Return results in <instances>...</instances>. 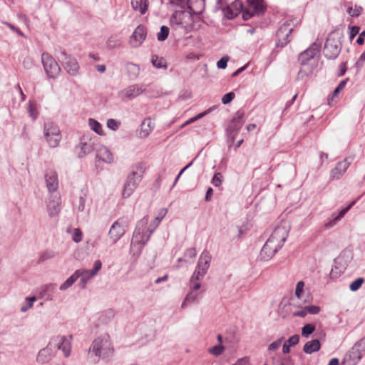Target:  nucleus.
I'll return each mask as SVG.
<instances>
[{
	"instance_id": "1",
	"label": "nucleus",
	"mask_w": 365,
	"mask_h": 365,
	"mask_svg": "<svg viewBox=\"0 0 365 365\" xmlns=\"http://www.w3.org/2000/svg\"><path fill=\"white\" fill-rule=\"evenodd\" d=\"M319 46L314 43L299 54L298 60L300 69L297 76V80H302L312 74L319 64Z\"/></svg>"
},
{
	"instance_id": "2",
	"label": "nucleus",
	"mask_w": 365,
	"mask_h": 365,
	"mask_svg": "<svg viewBox=\"0 0 365 365\" xmlns=\"http://www.w3.org/2000/svg\"><path fill=\"white\" fill-rule=\"evenodd\" d=\"M143 173L144 170L141 164L132 168L123 185L122 195L124 198L130 197L135 190L142 180Z\"/></svg>"
},
{
	"instance_id": "3",
	"label": "nucleus",
	"mask_w": 365,
	"mask_h": 365,
	"mask_svg": "<svg viewBox=\"0 0 365 365\" xmlns=\"http://www.w3.org/2000/svg\"><path fill=\"white\" fill-rule=\"evenodd\" d=\"M341 32L335 31L329 34L324 46V55L328 59H335L341 50Z\"/></svg>"
},
{
	"instance_id": "4",
	"label": "nucleus",
	"mask_w": 365,
	"mask_h": 365,
	"mask_svg": "<svg viewBox=\"0 0 365 365\" xmlns=\"http://www.w3.org/2000/svg\"><path fill=\"white\" fill-rule=\"evenodd\" d=\"M90 351L103 359L110 356L113 353V349L109 336L104 335L95 339L90 347Z\"/></svg>"
},
{
	"instance_id": "5",
	"label": "nucleus",
	"mask_w": 365,
	"mask_h": 365,
	"mask_svg": "<svg viewBox=\"0 0 365 365\" xmlns=\"http://www.w3.org/2000/svg\"><path fill=\"white\" fill-rule=\"evenodd\" d=\"M43 135L49 147L54 148L59 145L61 140V133L57 125L52 122H47L43 125Z\"/></svg>"
},
{
	"instance_id": "6",
	"label": "nucleus",
	"mask_w": 365,
	"mask_h": 365,
	"mask_svg": "<svg viewBox=\"0 0 365 365\" xmlns=\"http://www.w3.org/2000/svg\"><path fill=\"white\" fill-rule=\"evenodd\" d=\"M244 115V111L241 110H237L227 126V132L230 140V147L234 143L235 136L245 123Z\"/></svg>"
},
{
	"instance_id": "7",
	"label": "nucleus",
	"mask_w": 365,
	"mask_h": 365,
	"mask_svg": "<svg viewBox=\"0 0 365 365\" xmlns=\"http://www.w3.org/2000/svg\"><path fill=\"white\" fill-rule=\"evenodd\" d=\"M265 5L264 0H247V4L243 11L242 18L248 20L255 15H260L264 12Z\"/></svg>"
},
{
	"instance_id": "8",
	"label": "nucleus",
	"mask_w": 365,
	"mask_h": 365,
	"mask_svg": "<svg viewBox=\"0 0 365 365\" xmlns=\"http://www.w3.org/2000/svg\"><path fill=\"white\" fill-rule=\"evenodd\" d=\"M41 61L48 78H54L61 72V67L55 59L48 53H43L41 55Z\"/></svg>"
},
{
	"instance_id": "9",
	"label": "nucleus",
	"mask_w": 365,
	"mask_h": 365,
	"mask_svg": "<svg viewBox=\"0 0 365 365\" xmlns=\"http://www.w3.org/2000/svg\"><path fill=\"white\" fill-rule=\"evenodd\" d=\"M72 341L73 336L71 334L58 335L52 338L51 343H54L55 346L63 352V356L68 358L71 354Z\"/></svg>"
},
{
	"instance_id": "10",
	"label": "nucleus",
	"mask_w": 365,
	"mask_h": 365,
	"mask_svg": "<svg viewBox=\"0 0 365 365\" xmlns=\"http://www.w3.org/2000/svg\"><path fill=\"white\" fill-rule=\"evenodd\" d=\"M127 226V221L123 218L118 219L111 225L108 232V235L113 240V244L123 236Z\"/></svg>"
},
{
	"instance_id": "11",
	"label": "nucleus",
	"mask_w": 365,
	"mask_h": 365,
	"mask_svg": "<svg viewBox=\"0 0 365 365\" xmlns=\"http://www.w3.org/2000/svg\"><path fill=\"white\" fill-rule=\"evenodd\" d=\"M293 31L290 22H285L277 31V46L284 47L290 41V34Z\"/></svg>"
},
{
	"instance_id": "12",
	"label": "nucleus",
	"mask_w": 365,
	"mask_h": 365,
	"mask_svg": "<svg viewBox=\"0 0 365 365\" xmlns=\"http://www.w3.org/2000/svg\"><path fill=\"white\" fill-rule=\"evenodd\" d=\"M99 143L98 142V139L95 137L93 138L86 139L83 138V141H81L78 145L76 146V149H80V151L78 152V155L79 158H83L87 154L91 153L93 151L96 150L97 145Z\"/></svg>"
},
{
	"instance_id": "13",
	"label": "nucleus",
	"mask_w": 365,
	"mask_h": 365,
	"mask_svg": "<svg viewBox=\"0 0 365 365\" xmlns=\"http://www.w3.org/2000/svg\"><path fill=\"white\" fill-rule=\"evenodd\" d=\"M61 61L64 69L71 76H76L78 73L79 66L77 60L68 56L65 51L61 52Z\"/></svg>"
},
{
	"instance_id": "14",
	"label": "nucleus",
	"mask_w": 365,
	"mask_h": 365,
	"mask_svg": "<svg viewBox=\"0 0 365 365\" xmlns=\"http://www.w3.org/2000/svg\"><path fill=\"white\" fill-rule=\"evenodd\" d=\"M47 212L51 217L58 215L61 210V198L58 194L51 195L47 204Z\"/></svg>"
},
{
	"instance_id": "15",
	"label": "nucleus",
	"mask_w": 365,
	"mask_h": 365,
	"mask_svg": "<svg viewBox=\"0 0 365 365\" xmlns=\"http://www.w3.org/2000/svg\"><path fill=\"white\" fill-rule=\"evenodd\" d=\"M160 222L158 219H154L153 222L150 224L148 232H149V235L147 237H145V234H142L140 232L139 229H136L133 233V242H138L142 244V246H144L146 242L149 240L150 235L154 232V230L158 227Z\"/></svg>"
},
{
	"instance_id": "16",
	"label": "nucleus",
	"mask_w": 365,
	"mask_h": 365,
	"mask_svg": "<svg viewBox=\"0 0 365 365\" xmlns=\"http://www.w3.org/2000/svg\"><path fill=\"white\" fill-rule=\"evenodd\" d=\"M289 230L285 226H277L269 237L274 243L282 247L288 237Z\"/></svg>"
},
{
	"instance_id": "17",
	"label": "nucleus",
	"mask_w": 365,
	"mask_h": 365,
	"mask_svg": "<svg viewBox=\"0 0 365 365\" xmlns=\"http://www.w3.org/2000/svg\"><path fill=\"white\" fill-rule=\"evenodd\" d=\"M281 248L282 247L279 245L268 239L260 251V258L264 261H267L271 259Z\"/></svg>"
},
{
	"instance_id": "18",
	"label": "nucleus",
	"mask_w": 365,
	"mask_h": 365,
	"mask_svg": "<svg viewBox=\"0 0 365 365\" xmlns=\"http://www.w3.org/2000/svg\"><path fill=\"white\" fill-rule=\"evenodd\" d=\"M146 36L147 32L145 26L143 25L138 26L130 36V43L132 47H139L145 41Z\"/></svg>"
},
{
	"instance_id": "19",
	"label": "nucleus",
	"mask_w": 365,
	"mask_h": 365,
	"mask_svg": "<svg viewBox=\"0 0 365 365\" xmlns=\"http://www.w3.org/2000/svg\"><path fill=\"white\" fill-rule=\"evenodd\" d=\"M351 161L352 159L351 158H346L342 161L339 162L336 167L331 170V178L332 180L339 179L346 172Z\"/></svg>"
},
{
	"instance_id": "20",
	"label": "nucleus",
	"mask_w": 365,
	"mask_h": 365,
	"mask_svg": "<svg viewBox=\"0 0 365 365\" xmlns=\"http://www.w3.org/2000/svg\"><path fill=\"white\" fill-rule=\"evenodd\" d=\"M145 91V88L143 86L133 84L120 91L119 94L127 98L133 99L143 93Z\"/></svg>"
},
{
	"instance_id": "21",
	"label": "nucleus",
	"mask_w": 365,
	"mask_h": 365,
	"mask_svg": "<svg viewBox=\"0 0 365 365\" xmlns=\"http://www.w3.org/2000/svg\"><path fill=\"white\" fill-rule=\"evenodd\" d=\"M211 260L212 256L210 252L206 250H203L199 257L196 268L201 270L202 274H206L210 266Z\"/></svg>"
},
{
	"instance_id": "22",
	"label": "nucleus",
	"mask_w": 365,
	"mask_h": 365,
	"mask_svg": "<svg viewBox=\"0 0 365 365\" xmlns=\"http://www.w3.org/2000/svg\"><path fill=\"white\" fill-rule=\"evenodd\" d=\"M96 158L106 163H111L113 161V156L111 152L106 146L98 144L96 148Z\"/></svg>"
},
{
	"instance_id": "23",
	"label": "nucleus",
	"mask_w": 365,
	"mask_h": 365,
	"mask_svg": "<svg viewBox=\"0 0 365 365\" xmlns=\"http://www.w3.org/2000/svg\"><path fill=\"white\" fill-rule=\"evenodd\" d=\"M363 355L354 346L346 353L344 357V363L346 365H356L362 358Z\"/></svg>"
},
{
	"instance_id": "24",
	"label": "nucleus",
	"mask_w": 365,
	"mask_h": 365,
	"mask_svg": "<svg viewBox=\"0 0 365 365\" xmlns=\"http://www.w3.org/2000/svg\"><path fill=\"white\" fill-rule=\"evenodd\" d=\"M46 187L49 192H56L58 188V175L55 171L51 170L45 174Z\"/></svg>"
},
{
	"instance_id": "25",
	"label": "nucleus",
	"mask_w": 365,
	"mask_h": 365,
	"mask_svg": "<svg viewBox=\"0 0 365 365\" xmlns=\"http://www.w3.org/2000/svg\"><path fill=\"white\" fill-rule=\"evenodd\" d=\"M50 342L45 348L41 349L37 355L36 360L40 364L49 362L53 357V351Z\"/></svg>"
},
{
	"instance_id": "26",
	"label": "nucleus",
	"mask_w": 365,
	"mask_h": 365,
	"mask_svg": "<svg viewBox=\"0 0 365 365\" xmlns=\"http://www.w3.org/2000/svg\"><path fill=\"white\" fill-rule=\"evenodd\" d=\"M74 273H77L78 279L80 278L78 286L81 289H85L88 282L94 277L89 269H77Z\"/></svg>"
},
{
	"instance_id": "27",
	"label": "nucleus",
	"mask_w": 365,
	"mask_h": 365,
	"mask_svg": "<svg viewBox=\"0 0 365 365\" xmlns=\"http://www.w3.org/2000/svg\"><path fill=\"white\" fill-rule=\"evenodd\" d=\"M232 7H234V10L231 7H228L226 11V16L230 19L236 17L240 11L243 13L245 6L241 1L236 0L232 3Z\"/></svg>"
},
{
	"instance_id": "28",
	"label": "nucleus",
	"mask_w": 365,
	"mask_h": 365,
	"mask_svg": "<svg viewBox=\"0 0 365 365\" xmlns=\"http://www.w3.org/2000/svg\"><path fill=\"white\" fill-rule=\"evenodd\" d=\"M356 201L354 200L351 202L349 203V205L342 209L337 215L334 216L333 219L330 220L328 222L325 224L326 227H331L336 225V223L340 220L345 215L346 213L354 205Z\"/></svg>"
},
{
	"instance_id": "29",
	"label": "nucleus",
	"mask_w": 365,
	"mask_h": 365,
	"mask_svg": "<svg viewBox=\"0 0 365 365\" xmlns=\"http://www.w3.org/2000/svg\"><path fill=\"white\" fill-rule=\"evenodd\" d=\"M155 123L150 118H145L141 124L140 136L146 138L153 130Z\"/></svg>"
},
{
	"instance_id": "30",
	"label": "nucleus",
	"mask_w": 365,
	"mask_h": 365,
	"mask_svg": "<svg viewBox=\"0 0 365 365\" xmlns=\"http://www.w3.org/2000/svg\"><path fill=\"white\" fill-rule=\"evenodd\" d=\"M321 348V344L318 339H313L307 341L304 347L303 351L308 354H311L314 352L319 351Z\"/></svg>"
},
{
	"instance_id": "31",
	"label": "nucleus",
	"mask_w": 365,
	"mask_h": 365,
	"mask_svg": "<svg viewBox=\"0 0 365 365\" xmlns=\"http://www.w3.org/2000/svg\"><path fill=\"white\" fill-rule=\"evenodd\" d=\"M131 5L134 10L144 14L148 11V0H131Z\"/></svg>"
},
{
	"instance_id": "32",
	"label": "nucleus",
	"mask_w": 365,
	"mask_h": 365,
	"mask_svg": "<svg viewBox=\"0 0 365 365\" xmlns=\"http://www.w3.org/2000/svg\"><path fill=\"white\" fill-rule=\"evenodd\" d=\"M55 287H56V284H46L42 288V291L41 292L42 297H46L47 299L52 300L53 297H52L51 293L54 291Z\"/></svg>"
},
{
	"instance_id": "33",
	"label": "nucleus",
	"mask_w": 365,
	"mask_h": 365,
	"mask_svg": "<svg viewBox=\"0 0 365 365\" xmlns=\"http://www.w3.org/2000/svg\"><path fill=\"white\" fill-rule=\"evenodd\" d=\"M78 279L77 273H73L69 277L63 284H61L59 289L61 291H65L71 287Z\"/></svg>"
},
{
	"instance_id": "34",
	"label": "nucleus",
	"mask_w": 365,
	"mask_h": 365,
	"mask_svg": "<svg viewBox=\"0 0 365 365\" xmlns=\"http://www.w3.org/2000/svg\"><path fill=\"white\" fill-rule=\"evenodd\" d=\"M57 253L51 250H48L44 251L43 253L41 254L39 256V258L38 259V263H43V262L51 259L54 258L56 256Z\"/></svg>"
},
{
	"instance_id": "35",
	"label": "nucleus",
	"mask_w": 365,
	"mask_h": 365,
	"mask_svg": "<svg viewBox=\"0 0 365 365\" xmlns=\"http://www.w3.org/2000/svg\"><path fill=\"white\" fill-rule=\"evenodd\" d=\"M151 63L153 66L157 68H167L165 60L163 58H159L156 55L152 56Z\"/></svg>"
},
{
	"instance_id": "36",
	"label": "nucleus",
	"mask_w": 365,
	"mask_h": 365,
	"mask_svg": "<svg viewBox=\"0 0 365 365\" xmlns=\"http://www.w3.org/2000/svg\"><path fill=\"white\" fill-rule=\"evenodd\" d=\"M88 124L90 128L96 132L97 134L101 135L103 133L102 126L99 122L95 119L90 118L88 120Z\"/></svg>"
},
{
	"instance_id": "37",
	"label": "nucleus",
	"mask_w": 365,
	"mask_h": 365,
	"mask_svg": "<svg viewBox=\"0 0 365 365\" xmlns=\"http://www.w3.org/2000/svg\"><path fill=\"white\" fill-rule=\"evenodd\" d=\"M315 331V326L312 324H307L302 329V335L308 338Z\"/></svg>"
},
{
	"instance_id": "38",
	"label": "nucleus",
	"mask_w": 365,
	"mask_h": 365,
	"mask_svg": "<svg viewBox=\"0 0 365 365\" xmlns=\"http://www.w3.org/2000/svg\"><path fill=\"white\" fill-rule=\"evenodd\" d=\"M36 300L35 297H28L25 299L26 304L21 307V312H26L33 307L34 302Z\"/></svg>"
},
{
	"instance_id": "39",
	"label": "nucleus",
	"mask_w": 365,
	"mask_h": 365,
	"mask_svg": "<svg viewBox=\"0 0 365 365\" xmlns=\"http://www.w3.org/2000/svg\"><path fill=\"white\" fill-rule=\"evenodd\" d=\"M169 28L166 26H162L160 27V32L158 34V40L159 41H165L169 34Z\"/></svg>"
},
{
	"instance_id": "40",
	"label": "nucleus",
	"mask_w": 365,
	"mask_h": 365,
	"mask_svg": "<svg viewBox=\"0 0 365 365\" xmlns=\"http://www.w3.org/2000/svg\"><path fill=\"white\" fill-rule=\"evenodd\" d=\"M304 287V282L303 281H299L297 282L295 289V296L298 299L301 300L303 299Z\"/></svg>"
},
{
	"instance_id": "41",
	"label": "nucleus",
	"mask_w": 365,
	"mask_h": 365,
	"mask_svg": "<svg viewBox=\"0 0 365 365\" xmlns=\"http://www.w3.org/2000/svg\"><path fill=\"white\" fill-rule=\"evenodd\" d=\"M223 181V176L222 173H216L212 180L211 182L215 187H220Z\"/></svg>"
},
{
	"instance_id": "42",
	"label": "nucleus",
	"mask_w": 365,
	"mask_h": 365,
	"mask_svg": "<svg viewBox=\"0 0 365 365\" xmlns=\"http://www.w3.org/2000/svg\"><path fill=\"white\" fill-rule=\"evenodd\" d=\"M364 282L363 278H358L350 284L349 289L353 292L356 291L361 287Z\"/></svg>"
},
{
	"instance_id": "43",
	"label": "nucleus",
	"mask_w": 365,
	"mask_h": 365,
	"mask_svg": "<svg viewBox=\"0 0 365 365\" xmlns=\"http://www.w3.org/2000/svg\"><path fill=\"white\" fill-rule=\"evenodd\" d=\"M347 81H348V78H346V79H344V80H342V81L339 83V85L337 86V87L334 90V91H333V93H332L331 100H333V98H334V97H336V96L338 95V93H339L341 91H342V90L344 88V87H345V86H346V84Z\"/></svg>"
},
{
	"instance_id": "44",
	"label": "nucleus",
	"mask_w": 365,
	"mask_h": 365,
	"mask_svg": "<svg viewBox=\"0 0 365 365\" xmlns=\"http://www.w3.org/2000/svg\"><path fill=\"white\" fill-rule=\"evenodd\" d=\"M225 348L222 345H215L213 347L209 349L208 351L210 354L215 355V356H219L220 355L222 351H224Z\"/></svg>"
},
{
	"instance_id": "45",
	"label": "nucleus",
	"mask_w": 365,
	"mask_h": 365,
	"mask_svg": "<svg viewBox=\"0 0 365 365\" xmlns=\"http://www.w3.org/2000/svg\"><path fill=\"white\" fill-rule=\"evenodd\" d=\"M206 274H202L201 272V270L195 268L191 278H190V283H193L195 281H198L200 279H201L202 278H203V277Z\"/></svg>"
},
{
	"instance_id": "46",
	"label": "nucleus",
	"mask_w": 365,
	"mask_h": 365,
	"mask_svg": "<svg viewBox=\"0 0 365 365\" xmlns=\"http://www.w3.org/2000/svg\"><path fill=\"white\" fill-rule=\"evenodd\" d=\"M354 346L364 356L365 354V336L357 341Z\"/></svg>"
},
{
	"instance_id": "47",
	"label": "nucleus",
	"mask_w": 365,
	"mask_h": 365,
	"mask_svg": "<svg viewBox=\"0 0 365 365\" xmlns=\"http://www.w3.org/2000/svg\"><path fill=\"white\" fill-rule=\"evenodd\" d=\"M120 122L115 119H108L107 120V127L113 130H116L120 126Z\"/></svg>"
},
{
	"instance_id": "48",
	"label": "nucleus",
	"mask_w": 365,
	"mask_h": 365,
	"mask_svg": "<svg viewBox=\"0 0 365 365\" xmlns=\"http://www.w3.org/2000/svg\"><path fill=\"white\" fill-rule=\"evenodd\" d=\"M102 267V262L101 260L97 259L94 262L93 267L91 270H90V272L91 274H93L94 277L97 274V273L100 271V269Z\"/></svg>"
},
{
	"instance_id": "49",
	"label": "nucleus",
	"mask_w": 365,
	"mask_h": 365,
	"mask_svg": "<svg viewBox=\"0 0 365 365\" xmlns=\"http://www.w3.org/2000/svg\"><path fill=\"white\" fill-rule=\"evenodd\" d=\"M29 115L32 118V119L34 120L37 118L38 112H37L36 108L31 102H29Z\"/></svg>"
},
{
	"instance_id": "50",
	"label": "nucleus",
	"mask_w": 365,
	"mask_h": 365,
	"mask_svg": "<svg viewBox=\"0 0 365 365\" xmlns=\"http://www.w3.org/2000/svg\"><path fill=\"white\" fill-rule=\"evenodd\" d=\"M183 15H184L183 12L175 13L171 17V19H170L171 23L172 24L175 23L178 25H182V22L181 21V16H183Z\"/></svg>"
},
{
	"instance_id": "51",
	"label": "nucleus",
	"mask_w": 365,
	"mask_h": 365,
	"mask_svg": "<svg viewBox=\"0 0 365 365\" xmlns=\"http://www.w3.org/2000/svg\"><path fill=\"white\" fill-rule=\"evenodd\" d=\"M307 309V314H317L319 313L321 308L317 305H309L305 306Z\"/></svg>"
},
{
	"instance_id": "52",
	"label": "nucleus",
	"mask_w": 365,
	"mask_h": 365,
	"mask_svg": "<svg viewBox=\"0 0 365 365\" xmlns=\"http://www.w3.org/2000/svg\"><path fill=\"white\" fill-rule=\"evenodd\" d=\"M199 294L195 293V292H190L185 297V301H187L188 303H193L197 300Z\"/></svg>"
},
{
	"instance_id": "53",
	"label": "nucleus",
	"mask_w": 365,
	"mask_h": 365,
	"mask_svg": "<svg viewBox=\"0 0 365 365\" xmlns=\"http://www.w3.org/2000/svg\"><path fill=\"white\" fill-rule=\"evenodd\" d=\"M72 239L75 242H79L82 240V232L80 229H74Z\"/></svg>"
},
{
	"instance_id": "54",
	"label": "nucleus",
	"mask_w": 365,
	"mask_h": 365,
	"mask_svg": "<svg viewBox=\"0 0 365 365\" xmlns=\"http://www.w3.org/2000/svg\"><path fill=\"white\" fill-rule=\"evenodd\" d=\"M235 98V93L233 92H230L226 93L222 98V102L223 104H227L230 103Z\"/></svg>"
},
{
	"instance_id": "55",
	"label": "nucleus",
	"mask_w": 365,
	"mask_h": 365,
	"mask_svg": "<svg viewBox=\"0 0 365 365\" xmlns=\"http://www.w3.org/2000/svg\"><path fill=\"white\" fill-rule=\"evenodd\" d=\"M229 61L228 56H224L217 63V66L220 69H225L227 67V62Z\"/></svg>"
},
{
	"instance_id": "56",
	"label": "nucleus",
	"mask_w": 365,
	"mask_h": 365,
	"mask_svg": "<svg viewBox=\"0 0 365 365\" xmlns=\"http://www.w3.org/2000/svg\"><path fill=\"white\" fill-rule=\"evenodd\" d=\"M196 255H197V251H196L195 248H194V247L188 248L185 252V257H186L193 259L196 257Z\"/></svg>"
},
{
	"instance_id": "57",
	"label": "nucleus",
	"mask_w": 365,
	"mask_h": 365,
	"mask_svg": "<svg viewBox=\"0 0 365 365\" xmlns=\"http://www.w3.org/2000/svg\"><path fill=\"white\" fill-rule=\"evenodd\" d=\"M349 38L352 40L359 32V27L356 26H349Z\"/></svg>"
},
{
	"instance_id": "58",
	"label": "nucleus",
	"mask_w": 365,
	"mask_h": 365,
	"mask_svg": "<svg viewBox=\"0 0 365 365\" xmlns=\"http://www.w3.org/2000/svg\"><path fill=\"white\" fill-rule=\"evenodd\" d=\"M307 314V312L306 307H304V308H302L300 310L294 311L292 312V315L294 317H302V318L306 317Z\"/></svg>"
},
{
	"instance_id": "59",
	"label": "nucleus",
	"mask_w": 365,
	"mask_h": 365,
	"mask_svg": "<svg viewBox=\"0 0 365 365\" xmlns=\"http://www.w3.org/2000/svg\"><path fill=\"white\" fill-rule=\"evenodd\" d=\"M299 336L297 334L293 335L291 336L288 341H287L289 343V346H294L299 343Z\"/></svg>"
},
{
	"instance_id": "60",
	"label": "nucleus",
	"mask_w": 365,
	"mask_h": 365,
	"mask_svg": "<svg viewBox=\"0 0 365 365\" xmlns=\"http://www.w3.org/2000/svg\"><path fill=\"white\" fill-rule=\"evenodd\" d=\"M282 339H278L269 344L268 349L269 351H274L277 349L281 345Z\"/></svg>"
},
{
	"instance_id": "61",
	"label": "nucleus",
	"mask_w": 365,
	"mask_h": 365,
	"mask_svg": "<svg viewBox=\"0 0 365 365\" xmlns=\"http://www.w3.org/2000/svg\"><path fill=\"white\" fill-rule=\"evenodd\" d=\"M207 113H208L207 111H205V112L197 114L195 117H192V118H190L189 120H187V123H191L196 121L197 120L204 117Z\"/></svg>"
},
{
	"instance_id": "62",
	"label": "nucleus",
	"mask_w": 365,
	"mask_h": 365,
	"mask_svg": "<svg viewBox=\"0 0 365 365\" xmlns=\"http://www.w3.org/2000/svg\"><path fill=\"white\" fill-rule=\"evenodd\" d=\"M86 199L84 197H80L78 201V210L80 212H83L85 209Z\"/></svg>"
},
{
	"instance_id": "63",
	"label": "nucleus",
	"mask_w": 365,
	"mask_h": 365,
	"mask_svg": "<svg viewBox=\"0 0 365 365\" xmlns=\"http://www.w3.org/2000/svg\"><path fill=\"white\" fill-rule=\"evenodd\" d=\"M361 10H362V9L361 7H358V8H355L354 11L351 12L352 9L349 8L347 11L352 16H358L360 14Z\"/></svg>"
},
{
	"instance_id": "64",
	"label": "nucleus",
	"mask_w": 365,
	"mask_h": 365,
	"mask_svg": "<svg viewBox=\"0 0 365 365\" xmlns=\"http://www.w3.org/2000/svg\"><path fill=\"white\" fill-rule=\"evenodd\" d=\"M364 38H365V30L363 31L359 36V37L356 39V43L359 45H362L364 43Z\"/></svg>"
}]
</instances>
